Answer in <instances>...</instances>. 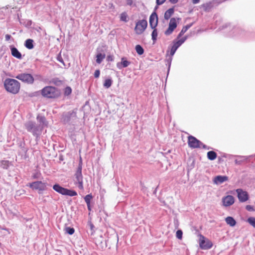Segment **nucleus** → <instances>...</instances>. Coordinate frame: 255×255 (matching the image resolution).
I'll return each mask as SVG.
<instances>
[{
  "label": "nucleus",
  "mask_w": 255,
  "mask_h": 255,
  "mask_svg": "<svg viewBox=\"0 0 255 255\" xmlns=\"http://www.w3.org/2000/svg\"><path fill=\"white\" fill-rule=\"evenodd\" d=\"M188 144L191 148H201L202 142L192 135L188 136Z\"/></svg>",
  "instance_id": "nucleus-9"
},
{
  "label": "nucleus",
  "mask_w": 255,
  "mask_h": 255,
  "mask_svg": "<svg viewBox=\"0 0 255 255\" xmlns=\"http://www.w3.org/2000/svg\"><path fill=\"white\" fill-rule=\"evenodd\" d=\"M58 60H59V61L61 62H63V60H62V58H61V59H58Z\"/></svg>",
  "instance_id": "nucleus-50"
},
{
  "label": "nucleus",
  "mask_w": 255,
  "mask_h": 255,
  "mask_svg": "<svg viewBox=\"0 0 255 255\" xmlns=\"http://www.w3.org/2000/svg\"><path fill=\"white\" fill-rule=\"evenodd\" d=\"M158 24V16L155 12L151 13L149 17V25L151 28H156Z\"/></svg>",
  "instance_id": "nucleus-13"
},
{
  "label": "nucleus",
  "mask_w": 255,
  "mask_h": 255,
  "mask_svg": "<svg viewBox=\"0 0 255 255\" xmlns=\"http://www.w3.org/2000/svg\"><path fill=\"white\" fill-rule=\"evenodd\" d=\"M96 62L98 64H100L103 60L105 58V54L101 53L98 54L96 56Z\"/></svg>",
  "instance_id": "nucleus-26"
},
{
  "label": "nucleus",
  "mask_w": 255,
  "mask_h": 255,
  "mask_svg": "<svg viewBox=\"0 0 255 255\" xmlns=\"http://www.w3.org/2000/svg\"><path fill=\"white\" fill-rule=\"evenodd\" d=\"M130 64V62L128 61L126 58L123 57L121 59V62L120 63H118L117 64V66L120 69L121 68V66H122L123 67L126 68Z\"/></svg>",
  "instance_id": "nucleus-16"
},
{
  "label": "nucleus",
  "mask_w": 255,
  "mask_h": 255,
  "mask_svg": "<svg viewBox=\"0 0 255 255\" xmlns=\"http://www.w3.org/2000/svg\"><path fill=\"white\" fill-rule=\"evenodd\" d=\"M82 158L80 157V161L79 163L78 167L77 169V171L75 174V178L76 179V181L78 184V187L79 189L81 190H83V176L82 174Z\"/></svg>",
  "instance_id": "nucleus-3"
},
{
  "label": "nucleus",
  "mask_w": 255,
  "mask_h": 255,
  "mask_svg": "<svg viewBox=\"0 0 255 255\" xmlns=\"http://www.w3.org/2000/svg\"><path fill=\"white\" fill-rule=\"evenodd\" d=\"M200 1V0H192V2L194 4H196Z\"/></svg>",
  "instance_id": "nucleus-46"
},
{
  "label": "nucleus",
  "mask_w": 255,
  "mask_h": 255,
  "mask_svg": "<svg viewBox=\"0 0 255 255\" xmlns=\"http://www.w3.org/2000/svg\"><path fill=\"white\" fill-rule=\"evenodd\" d=\"M41 95L46 98L55 99L61 95L60 91L53 86H46L41 91Z\"/></svg>",
  "instance_id": "nucleus-2"
},
{
  "label": "nucleus",
  "mask_w": 255,
  "mask_h": 255,
  "mask_svg": "<svg viewBox=\"0 0 255 255\" xmlns=\"http://www.w3.org/2000/svg\"><path fill=\"white\" fill-rule=\"evenodd\" d=\"M50 83L55 85H59L62 83V81L57 78H54L51 80Z\"/></svg>",
  "instance_id": "nucleus-33"
},
{
  "label": "nucleus",
  "mask_w": 255,
  "mask_h": 255,
  "mask_svg": "<svg viewBox=\"0 0 255 255\" xmlns=\"http://www.w3.org/2000/svg\"><path fill=\"white\" fill-rule=\"evenodd\" d=\"M213 6L212 2L210 1L202 4L200 7L205 11H209L212 8Z\"/></svg>",
  "instance_id": "nucleus-17"
},
{
  "label": "nucleus",
  "mask_w": 255,
  "mask_h": 255,
  "mask_svg": "<svg viewBox=\"0 0 255 255\" xmlns=\"http://www.w3.org/2000/svg\"><path fill=\"white\" fill-rule=\"evenodd\" d=\"M236 192L240 202H245L249 200V195L247 191H244L242 189H237Z\"/></svg>",
  "instance_id": "nucleus-11"
},
{
  "label": "nucleus",
  "mask_w": 255,
  "mask_h": 255,
  "mask_svg": "<svg viewBox=\"0 0 255 255\" xmlns=\"http://www.w3.org/2000/svg\"><path fill=\"white\" fill-rule=\"evenodd\" d=\"M11 38V36L9 34H6L5 35V39L6 41H8L10 40V39Z\"/></svg>",
  "instance_id": "nucleus-43"
},
{
  "label": "nucleus",
  "mask_w": 255,
  "mask_h": 255,
  "mask_svg": "<svg viewBox=\"0 0 255 255\" xmlns=\"http://www.w3.org/2000/svg\"><path fill=\"white\" fill-rule=\"evenodd\" d=\"M247 222L255 228V218L250 217L248 219Z\"/></svg>",
  "instance_id": "nucleus-32"
},
{
  "label": "nucleus",
  "mask_w": 255,
  "mask_h": 255,
  "mask_svg": "<svg viewBox=\"0 0 255 255\" xmlns=\"http://www.w3.org/2000/svg\"><path fill=\"white\" fill-rule=\"evenodd\" d=\"M217 156V153L214 151H210L207 152V157L211 160L215 159Z\"/></svg>",
  "instance_id": "nucleus-21"
},
{
  "label": "nucleus",
  "mask_w": 255,
  "mask_h": 255,
  "mask_svg": "<svg viewBox=\"0 0 255 255\" xmlns=\"http://www.w3.org/2000/svg\"><path fill=\"white\" fill-rule=\"evenodd\" d=\"M223 205L226 207L233 205L235 202L234 198L231 195H228L223 198Z\"/></svg>",
  "instance_id": "nucleus-14"
},
{
  "label": "nucleus",
  "mask_w": 255,
  "mask_h": 255,
  "mask_svg": "<svg viewBox=\"0 0 255 255\" xmlns=\"http://www.w3.org/2000/svg\"><path fill=\"white\" fill-rule=\"evenodd\" d=\"M246 209L248 211H254L255 210L253 206L250 205H247L246 206Z\"/></svg>",
  "instance_id": "nucleus-38"
},
{
  "label": "nucleus",
  "mask_w": 255,
  "mask_h": 255,
  "mask_svg": "<svg viewBox=\"0 0 255 255\" xmlns=\"http://www.w3.org/2000/svg\"><path fill=\"white\" fill-rule=\"evenodd\" d=\"M182 231L181 230H179L176 233V237L177 238L181 240L182 238Z\"/></svg>",
  "instance_id": "nucleus-36"
},
{
  "label": "nucleus",
  "mask_w": 255,
  "mask_h": 255,
  "mask_svg": "<svg viewBox=\"0 0 255 255\" xmlns=\"http://www.w3.org/2000/svg\"><path fill=\"white\" fill-rule=\"evenodd\" d=\"M112 84V80L111 79H107L105 80L104 86L106 88H110Z\"/></svg>",
  "instance_id": "nucleus-29"
},
{
  "label": "nucleus",
  "mask_w": 255,
  "mask_h": 255,
  "mask_svg": "<svg viewBox=\"0 0 255 255\" xmlns=\"http://www.w3.org/2000/svg\"><path fill=\"white\" fill-rule=\"evenodd\" d=\"M147 26V22L145 19L138 20L135 24L134 31L136 34H142Z\"/></svg>",
  "instance_id": "nucleus-7"
},
{
  "label": "nucleus",
  "mask_w": 255,
  "mask_h": 255,
  "mask_svg": "<svg viewBox=\"0 0 255 255\" xmlns=\"http://www.w3.org/2000/svg\"><path fill=\"white\" fill-rule=\"evenodd\" d=\"M199 244L200 248L202 250H209L213 246V244L211 241L206 238L201 234L199 235Z\"/></svg>",
  "instance_id": "nucleus-6"
},
{
  "label": "nucleus",
  "mask_w": 255,
  "mask_h": 255,
  "mask_svg": "<svg viewBox=\"0 0 255 255\" xmlns=\"http://www.w3.org/2000/svg\"><path fill=\"white\" fill-rule=\"evenodd\" d=\"M152 29L153 30L152 31V34H151L152 39L153 41V42H155L157 39L158 32H157V29L156 28H152Z\"/></svg>",
  "instance_id": "nucleus-28"
},
{
  "label": "nucleus",
  "mask_w": 255,
  "mask_h": 255,
  "mask_svg": "<svg viewBox=\"0 0 255 255\" xmlns=\"http://www.w3.org/2000/svg\"><path fill=\"white\" fill-rule=\"evenodd\" d=\"M225 221L228 225H229L231 227H234L236 224V221L232 217H227L225 219Z\"/></svg>",
  "instance_id": "nucleus-20"
},
{
  "label": "nucleus",
  "mask_w": 255,
  "mask_h": 255,
  "mask_svg": "<svg viewBox=\"0 0 255 255\" xmlns=\"http://www.w3.org/2000/svg\"><path fill=\"white\" fill-rule=\"evenodd\" d=\"M1 245V243H0V245Z\"/></svg>",
  "instance_id": "nucleus-52"
},
{
  "label": "nucleus",
  "mask_w": 255,
  "mask_h": 255,
  "mask_svg": "<svg viewBox=\"0 0 255 255\" xmlns=\"http://www.w3.org/2000/svg\"><path fill=\"white\" fill-rule=\"evenodd\" d=\"M169 1L172 3H176L177 2L178 0H169Z\"/></svg>",
  "instance_id": "nucleus-45"
},
{
  "label": "nucleus",
  "mask_w": 255,
  "mask_h": 255,
  "mask_svg": "<svg viewBox=\"0 0 255 255\" xmlns=\"http://www.w3.org/2000/svg\"><path fill=\"white\" fill-rule=\"evenodd\" d=\"M33 40L32 39H28L25 41L24 45L27 48L31 49L33 48Z\"/></svg>",
  "instance_id": "nucleus-22"
},
{
  "label": "nucleus",
  "mask_w": 255,
  "mask_h": 255,
  "mask_svg": "<svg viewBox=\"0 0 255 255\" xmlns=\"http://www.w3.org/2000/svg\"><path fill=\"white\" fill-rule=\"evenodd\" d=\"M40 121L43 123V125H44L45 126H47V122L45 120V118H44V117L40 118Z\"/></svg>",
  "instance_id": "nucleus-39"
},
{
  "label": "nucleus",
  "mask_w": 255,
  "mask_h": 255,
  "mask_svg": "<svg viewBox=\"0 0 255 255\" xmlns=\"http://www.w3.org/2000/svg\"><path fill=\"white\" fill-rule=\"evenodd\" d=\"M135 50L138 55H142L144 53L143 48L140 45H136L135 46Z\"/></svg>",
  "instance_id": "nucleus-27"
},
{
  "label": "nucleus",
  "mask_w": 255,
  "mask_h": 255,
  "mask_svg": "<svg viewBox=\"0 0 255 255\" xmlns=\"http://www.w3.org/2000/svg\"><path fill=\"white\" fill-rule=\"evenodd\" d=\"M16 78L29 84H33L34 78L30 74L22 73L16 76Z\"/></svg>",
  "instance_id": "nucleus-10"
},
{
  "label": "nucleus",
  "mask_w": 255,
  "mask_h": 255,
  "mask_svg": "<svg viewBox=\"0 0 255 255\" xmlns=\"http://www.w3.org/2000/svg\"><path fill=\"white\" fill-rule=\"evenodd\" d=\"M93 227H94L93 225V224H91V228H92V229L93 228Z\"/></svg>",
  "instance_id": "nucleus-51"
},
{
  "label": "nucleus",
  "mask_w": 255,
  "mask_h": 255,
  "mask_svg": "<svg viewBox=\"0 0 255 255\" xmlns=\"http://www.w3.org/2000/svg\"><path fill=\"white\" fill-rule=\"evenodd\" d=\"M107 59L108 61H113L114 60L113 56L108 55L107 57Z\"/></svg>",
  "instance_id": "nucleus-42"
},
{
  "label": "nucleus",
  "mask_w": 255,
  "mask_h": 255,
  "mask_svg": "<svg viewBox=\"0 0 255 255\" xmlns=\"http://www.w3.org/2000/svg\"><path fill=\"white\" fill-rule=\"evenodd\" d=\"M127 4L128 5L131 6L133 4L132 0H127Z\"/></svg>",
  "instance_id": "nucleus-44"
},
{
  "label": "nucleus",
  "mask_w": 255,
  "mask_h": 255,
  "mask_svg": "<svg viewBox=\"0 0 255 255\" xmlns=\"http://www.w3.org/2000/svg\"><path fill=\"white\" fill-rule=\"evenodd\" d=\"M120 20L127 22L128 21V15L126 12H123L120 15Z\"/></svg>",
  "instance_id": "nucleus-25"
},
{
  "label": "nucleus",
  "mask_w": 255,
  "mask_h": 255,
  "mask_svg": "<svg viewBox=\"0 0 255 255\" xmlns=\"http://www.w3.org/2000/svg\"><path fill=\"white\" fill-rule=\"evenodd\" d=\"M72 89L70 87H67L64 89V95L65 96H69L71 94Z\"/></svg>",
  "instance_id": "nucleus-34"
},
{
  "label": "nucleus",
  "mask_w": 255,
  "mask_h": 255,
  "mask_svg": "<svg viewBox=\"0 0 255 255\" xmlns=\"http://www.w3.org/2000/svg\"><path fill=\"white\" fill-rule=\"evenodd\" d=\"M201 147H202L203 148H207V146L202 142V144L201 145Z\"/></svg>",
  "instance_id": "nucleus-47"
},
{
  "label": "nucleus",
  "mask_w": 255,
  "mask_h": 255,
  "mask_svg": "<svg viewBox=\"0 0 255 255\" xmlns=\"http://www.w3.org/2000/svg\"><path fill=\"white\" fill-rule=\"evenodd\" d=\"M88 209L89 211H91V204H87Z\"/></svg>",
  "instance_id": "nucleus-48"
},
{
  "label": "nucleus",
  "mask_w": 255,
  "mask_h": 255,
  "mask_svg": "<svg viewBox=\"0 0 255 255\" xmlns=\"http://www.w3.org/2000/svg\"><path fill=\"white\" fill-rule=\"evenodd\" d=\"M53 189L57 192L63 195L75 196L77 195V192L74 190L63 188L58 184L53 185Z\"/></svg>",
  "instance_id": "nucleus-4"
},
{
  "label": "nucleus",
  "mask_w": 255,
  "mask_h": 255,
  "mask_svg": "<svg viewBox=\"0 0 255 255\" xmlns=\"http://www.w3.org/2000/svg\"><path fill=\"white\" fill-rule=\"evenodd\" d=\"M92 198H93V196H92V195L91 194L87 195L84 197L85 201V202L87 204H90L91 200L92 199Z\"/></svg>",
  "instance_id": "nucleus-31"
},
{
  "label": "nucleus",
  "mask_w": 255,
  "mask_h": 255,
  "mask_svg": "<svg viewBox=\"0 0 255 255\" xmlns=\"http://www.w3.org/2000/svg\"><path fill=\"white\" fill-rule=\"evenodd\" d=\"M174 10L173 8H170L166 10L164 13V17L165 19H169L173 14Z\"/></svg>",
  "instance_id": "nucleus-19"
},
{
  "label": "nucleus",
  "mask_w": 255,
  "mask_h": 255,
  "mask_svg": "<svg viewBox=\"0 0 255 255\" xmlns=\"http://www.w3.org/2000/svg\"><path fill=\"white\" fill-rule=\"evenodd\" d=\"M53 189L57 192L63 195L75 196L77 195V192L74 190L63 188L58 184L53 185Z\"/></svg>",
  "instance_id": "nucleus-5"
},
{
  "label": "nucleus",
  "mask_w": 255,
  "mask_h": 255,
  "mask_svg": "<svg viewBox=\"0 0 255 255\" xmlns=\"http://www.w3.org/2000/svg\"><path fill=\"white\" fill-rule=\"evenodd\" d=\"M11 52L12 55L17 58V59H20L22 58V56L21 53L18 51V50L15 47H13L11 49Z\"/></svg>",
  "instance_id": "nucleus-18"
},
{
  "label": "nucleus",
  "mask_w": 255,
  "mask_h": 255,
  "mask_svg": "<svg viewBox=\"0 0 255 255\" xmlns=\"http://www.w3.org/2000/svg\"><path fill=\"white\" fill-rule=\"evenodd\" d=\"M4 86L7 92L16 94L20 90V84L18 81L14 79L7 78L4 82Z\"/></svg>",
  "instance_id": "nucleus-1"
},
{
  "label": "nucleus",
  "mask_w": 255,
  "mask_h": 255,
  "mask_svg": "<svg viewBox=\"0 0 255 255\" xmlns=\"http://www.w3.org/2000/svg\"><path fill=\"white\" fill-rule=\"evenodd\" d=\"M166 0H156V3L157 5H161L163 4Z\"/></svg>",
  "instance_id": "nucleus-41"
},
{
  "label": "nucleus",
  "mask_w": 255,
  "mask_h": 255,
  "mask_svg": "<svg viewBox=\"0 0 255 255\" xmlns=\"http://www.w3.org/2000/svg\"><path fill=\"white\" fill-rule=\"evenodd\" d=\"M25 128L28 131H32L35 129V126L32 122H28L25 125Z\"/></svg>",
  "instance_id": "nucleus-23"
},
{
  "label": "nucleus",
  "mask_w": 255,
  "mask_h": 255,
  "mask_svg": "<svg viewBox=\"0 0 255 255\" xmlns=\"http://www.w3.org/2000/svg\"><path fill=\"white\" fill-rule=\"evenodd\" d=\"M235 162H236V163H237V164H240V163L239 162V161H238V160H236Z\"/></svg>",
  "instance_id": "nucleus-49"
},
{
  "label": "nucleus",
  "mask_w": 255,
  "mask_h": 255,
  "mask_svg": "<svg viewBox=\"0 0 255 255\" xmlns=\"http://www.w3.org/2000/svg\"><path fill=\"white\" fill-rule=\"evenodd\" d=\"M29 187L35 190L43 191L46 189V183L40 181L33 182L29 184Z\"/></svg>",
  "instance_id": "nucleus-8"
},
{
  "label": "nucleus",
  "mask_w": 255,
  "mask_h": 255,
  "mask_svg": "<svg viewBox=\"0 0 255 255\" xmlns=\"http://www.w3.org/2000/svg\"><path fill=\"white\" fill-rule=\"evenodd\" d=\"M190 27V25H186L184 26L179 34H178V37H180L182 36V35L186 32V31L188 29V28Z\"/></svg>",
  "instance_id": "nucleus-30"
},
{
  "label": "nucleus",
  "mask_w": 255,
  "mask_h": 255,
  "mask_svg": "<svg viewBox=\"0 0 255 255\" xmlns=\"http://www.w3.org/2000/svg\"><path fill=\"white\" fill-rule=\"evenodd\" d=\"M65 231L69 235H72L74 233L75 230L73 228L67 227L65 229Z\"/></svg>",
  "instance_id": "nucleus-35"
},
{
  "label": "nucleus",
  "mask_w": 255,
  "mask_h": 255,
  "mask_svg": "<svg viewBox=\"0 0 255 255\" xmlns=\"http://www.w3.org/2000/svg\"><path fill=\"white\" fill-rule=\"evenodd\" d=\"M177 24L176 20L175 18H171L169 23L168 28L165 31L164 33L166 35L171 34L174 30L177 27Z\"/></svg>",
  "instance_id": "nucleus-12"
},
{
  "label": "nucleus",
  "mask_w": 255,
  "mask_h": 255,
  "mask_svg": "<svg viewBox=\"0 0 255 255\" xmlns=\"http://www.w3.org/2000/svg\"><path fill=\"white\" fill-rule=\"evenodd\" d=\"M100 74V71L99 70H96L94 73V76L95 78H97L99 77Z\"/></svg>",
  "instance_id": "nucleus-40"
},
{
  "label": "nucleus",
  "mask_w": 255,
  "mask_h": 255,
  "mask_svg": "<svg viewBox=\"0 0 255 255\" xmlns=\"http://www.w3.org/2000/svg\"><path fill=\"white\" fill-rule=\"evenodd\" d=\"M228 180L227 176L218 175L214 177L213 182L216 184H221Z\"/></svg>",
  "instance_id": "nucleus-15"
},
{
  "label": "nucleus",
  "mask_w": 255,
  "mask_h": 255,
  "mask_svg": "<svg viewBox=\"0 0 255 255\" xmlns=\"http://www.w3.org/2000/svg\"><path fill=\"white\" fill-rule=\"evenodd\" d=\"M177 49V48L173 45V46H172V47L170 49V55L173 56L174 54V53Z\"/></svg>",
  "instance_id": "nucleus-37"
},
{
  "label": "nucleus",
  "mask_w": 255,
  "mask_h": 255,
  "mask_svg": "<svg viewBox=\"0 0 255 255\" xmlns=\"http://www.w3.org/2000/svg\"><path fill=\"white\" fill-rule=\"evenodd\" d=\"M186 38L183 37L181 39L177 40L176 42H174L173 45L178 48L186 40Z\"/></svg>",
  "instance_id": "nucleus-24"
}]
</instances>
